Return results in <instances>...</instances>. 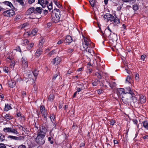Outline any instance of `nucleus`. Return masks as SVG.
<instances>
[{"mask_svg":"<svg viewBox=\"0 0 148 148\" xmlns=\"http://www.w3.org/2000/svg\"><path fill=\"white\" fill-rule=\"evenodd\" d=\"M47 131V129L45 127H42L40 131L38 132L37 136L35 138V140L39 145H42L45 143V137Z\"/></svg>","mask_w":148,"mask_h":148,"instance_id":"1","label":"nucleus"},{"mask_svg":"<svg viewBox=\"0 0 148 148\" xmlns=\"http://www.w3.org/2000/svg\"><path fill=\"white\" fill-rule=\"evenodd\" d=\"M104 19L107 22H112L114 25H117L119 23V20L116 17H115L110 14L107 13L103 16Z\"/></svg>","mask_w":148,"mask_h":148,"instance_id":"2","label":"nucleus"},{"mask_svg":"<svg viewBox=\"0 0 148 148\" xmlns=\"http://www.w3.org/2000/svg\"><path fill=\"white\" fill-rule=\"evenodd\" d=\"M83 48L81 49L82 50H85L86 51H87V49L90 47H92L91 45H93V44L91 43L90 40L87 38H84V41L83 42Z\"/></svg>","mask_w":148,"mask_h":148,"instance_id":"3","label":"nucleus"},{"mask_svg":"<svg viewBox=\"0 0 148 148\" xmlns=\"http://www.w3.org/2000/svg\"><path fill=\"white\" fill-rule=\"evenodd\" d=\"M132 95L129 94H124L123 96L122 99L124 103L126 104H128L131 101Z\"/></svg>","mask_w":148,"mask_h":148,"instance_id":"4","label":"nucleus"},{"mask_svg":"<svg viewBox=\"0 0 148 148\" xmlns=\"http://www.w3.org/2000/svg\"><path fill=\"white\" fill-rule=\"evenodd\" d=\"M14 12L12 9H9L3 12V15L6 16H12L14 15Z\"/></svg>","mask_w":148,"mask_h":148,"instance_id":"5","label":"nucleus"},{"mask_svg":"<svg viewBox=\"0 0 148 148\" xmlns=\"http://www.w3.org/2000/svg\"><path fill=\"white\" fill-rule=\"evenodd\" d=\"M3 131L5 132H11L14 133L16 134H18V133L15 129L11 127H5L3 129Z\"/></svg>","mask_w":148,"mask_h":148,"instance_id":"6","label":"nucleus"},{"mask_svg":"<svg viewBox=\"0 0 148 148\" xmlns=\"http://www.w3.org/2000/svg\"><path fill=\"white\" fill-rule=\"evenodd\" d=\"M38 3L39 4H40L42 7V8H45L46 5L47 4L49 3L48 0H38Z\"/></svg>","mask_w":148,"mask_h":148,"instance_id":"7","label":"nucleus"},{"mask_svg":"<svg viewBox=\"0 0 148 148\" xmlns=\"http://www.w3.org/2000/svg\"><path fill=\"white\" fill-rule=\"evenodd\" d=\"M61 60V58L60 57L57 56L52 60V62L53 63L54 65H57L60 64Z\"/></svg>","mask_w":148,"mask_h":148,"instance_id":"8","label":"nucleus"},{"mask_svg":"<svg viewBox=\"0 0 148 148\" xmlns=\"http://www.w3.org/2000/svg\"><path fill=\"white\" fill-rule=\"evenodd\" d=\"M22 59L23 60L22 62V67L24 68V69H26L28 67L27 60L25 58Z\"/></svg>","mask_w":148,"mask_h":148,"instance_id":"9","label":"nucleus"},{"mask_svg":"<svg viewBox=\"0 0 148 148\" xmlns=\"http://www.w3.org/2000/svg\"><path fill=\"white\" fill-rule=\"evenodd\" d=\"M42 9L40 7H37L36 9H34V14H40L42 12Z\"/></svg>","mask_w":148,"mask_h":148,"instance_id":"10","label":"nucleus"},{"mask_svg":"<svg viewBox=\"0 0 148 148\" xmlns=\"http://www.w3.org/2000/svg\"><path fill=\"white\" fill-rule=\"evenodd\" d=\"M34 7H31L27 11V15L33 14H34Z\"/></svg>","mask_w":148,"mask_h":148,"instance_id":"11","label":"nucleus"},{"mask_svg":"<svg viewBox=\"0 0 148 148\" xmlns=\"http://www.w3.org/2000/svg\"><path fill=\"white\" fill-rule=\"evenodd\" d=\"M73 41L72 38L70 36H66L65 42L67 43L68 44H70Z\"/></svg>","mask_w":148,"mask_h":148,"instance_id":"12","label":"nucleus"},{"mask_svg":"<svg viewBox=\"0 0 148 148\" xmlns=\"http://www.w3.org/2000/svg\"><path fill=\"white\" fill-rule=\"evenodd\" d=\"M146 101V97L141 95L140 96L139 102L141 103H144Z\"/></svg>","mask_w":148,"mask_h":148,"instance_id":"13","label":"nucleus"},{"mask_svg":"<svg viewBox=\"0 0 148 148\" xmlns=\"http://www.w3.org/2000/svg\"><path fill=\"white\" fill-rule=\"evenodd\" d=\"M42 48H39L37 49L35 53L36 56L37 57H39L42 53Z\"/></svg>","mask_w":148,"mask_h":148,"instance_id":"14","label":"nucleus"},{"mask_svg":"<svg viewBox=\"0 0 148 148\" xmlns=\"http://www.w3.org/2000/svg\"><path fill=\"white\" fill-rule=\"evenodd\" d=\"M131 101H133V103L136 105L139 103V101H138L137 98L135 96L131 97Z\"/></svg>","mask_w":148,"mask_h":148,"instance_id":"15","label":"nucleus"},{"mask_svg":"<svg viewBox=\"0 0 148 148\" xmlns=\"http://www.w3.org/2000/svg\"><path fill=\"white\" fill-rule=\"evenodd\" d=\"M16 82L14 80H11L8 81V84L10 87H14L16 84Z\"/></svg>","mask_w":148,"mask_h":148,"instance_id":"16","label":"nucleus"},{"mask_svg":"<svg viewBox=\"0 0 148 148\" xmlns=\"http://www.w3.org/2000/svg\"><path fill=\"white\" fill-rule=\"evenodd\" d=\"M54 14V16H53V18L55 20L54 21L55 23H57L59 21L61 15L57 14Z\"/></svg>","mask_w":148,"mask_h":148,"instance_id":"17","label":"nucleus"},{"mask_svg":"<svg viewBox=\"0 0 148 148\" xmlns=\"http://www.w3.org/2000/svg\"><path fill=\"white\" fill-rule=\"evenodd\" d=\"M60 76L59 73H58L54 75L53 76V80L54 81L56 79H60Z\"/></svg>","mask_w":148,"mask_h":148,"instance_id":"18","label":"nucleus"},{"mask_svg":"<svg viewBox=\"0 0 148 148\" xmlns=\"http://www.w3.org/2000/svg\"><path fill=\"white\" fill-rule=\"evenodd\" d=\"M24 77L26 79H28V78H31L32 76L31 73L30 72H27L24 74Z\"/></svg>","mask_w":148,"mask_h":148,"instance_id":"19","label":"nucleus"},{"mask_svg":"<svg viewBox=\"0 0 148 148\" xmlns=\"http://www.w3.org/2000/svg\"><path fill=\"white\" fill-rule=\"evenodd\" d=\"M3 3L5 5L9 6L12 9L14 7L12 4L9 1H5L3 2Z\"/></svg>","mask_w":148,"mask_h":148,"instance_id":"20","label":"nucleus"},{"mask_svg":"<svg viewBox=\"0 0 148 148\" xmlns=\"http://www.w3.org/2000/svg\"><path fill=\"white\" fill-rule=\"evenodd\" d=\"M90 3L92 7H94L96 5L97 2L95 0H89Z\"/></svg>","mask_w":148,"mask_h":148,"instance_id":"21","label":"nucleus"},{"mask_svg":"<svg viewBox=\"0 0 148 148\" xmlns=\"http://www.w3.org/2000/svg\"><path fill=\"white\" fill-rule=\"evenodd\" d=\"M126 90H125V94L128 93V94L130 95H132V94H133L130 88H126Z\"/></svg>","mask_w":148,"mask_h":148,"instance_id":"22","label":"nucleus"},{"mask_svg":"<svg viewBox=\"0 0 148 148\" xmlns=\"http://www.w3.org/2000/svg\"><path fill=\"white\" fill-rule=\"evenodd\" d=\"M52 12L53 13V14H57L61 15L60 10L58 9H54L53 10H52Z\"/></svg>","mask_w":148,"mask_h":148,"instance_id":"23","label":"nucleus"},{"mask_svg":"<svg viewBox=\"0 0 148 148\" xmlns=\"http://www.w3.org/2000/svg\"><path fill=\"white\" fill-rule=\"evenodd\" d=\"M24 139V137L23 136H14V140H21Z\"/></svg>","mask_w":148,"mask_h":148,"instance_id":"24","label":"nucleus"},{"mask_svg":"<svg viewBox=\"0 0 148 148\" xmlns=\"http://www.w3.org/2000/svg\"><path fill=\"white\" fill-rule=\"evenodd\" d=\"M12 109V107L10 105L8 104H6L5 105V108H4V110L8 111Z\"/></svg>","mask_w":148,"mask_h":148,"instance_id":"25","label":"nucleus"},{"mask_svg":"<svg viewBox=\"0 0 148 148\" xmlns=\"http://www.w3.org/2000/svg\"><path fill=\"white\" fill-rule=\"evenodd\" d=\"M143 126L147 130H148V123L147 121H144L143 122Z\"/></svg>","mask_w":148,"mask_h":148,"instance_id":"26","label":"nucleus"},{"mask_svg":"<svg viewBox=\"0 0 148 148\" xmlns=\"http://www.w3.org/2000/svg\"><path fill=\"white\" fill-rule=\"evenodd\" d=\"M5 139V136L1 134H0V142L3 141Z\"/></svg>","mask_w":148,"mask_h":148,"instance_id":"27","label":"nucleus"},{"mask_svg":"<svg viewBox=\"0 0 148 148\" xmlns=\"http://www.w3.org/2000/svg\"><path fill=\"white\" fill-rule=\"evenodd\" d=\"M50 118L52 123H54L55 116L54 114H51L50 115Z\"/></svg>","mask_w":148,"mask_h":148,"instance_id":"28","label":"nucleus"},{"mask_svg":"<svg viewBox=\"0 0 148 148\" xmlns=\"http://www.w3.org/2000/svg\"><path fill=\"white\" fill-rule=\"evenodd\" d=\"M104 34L106 36L110 37V38H112L111 36V33L109 32L108 30H105L104 31Z\"/></svg>","mask_w":148,"mask_h":148,"instance_id":"29","label":"nucleus"},{"mask_svg":"<svg viewBox=\"0 0 148 148\" xmlns=\"http://www.w3.org/2000/svg\"><path fill=\"white\" fill-rule=\"evenodd\" d=\"M108 84L109 86H110L111 88L114 87L116 85V83L115 82H112V85L109 82H106Z\"/></svg>","mask_w":148,"mask_h":148,"instance_id":"30","label":"nucleus"},{"mask_svg":"<svg viewBox=\"0 0 148 148\" xmlns=\"http://www.w3.org/2000/svg\"><path fill=\"white\" fill-rule=\"evenodd\" d=\"M117 94H121L123 93H125L123 90L122 89H120L119 90H117Z\"/></svg>","mask_w":148,"mask_h":148,"instance_id":"31","label":"nucleus"},{"mask_svg":"<svg viewBox=\"0 0 148 148\" xmlns=\"http://www.w3.org/2000/svg\"><path fill=\"white\" fill-rule=\"evenodd\" d=\"M39 71L37 69L35 70L33 72V75L35 77H37L38 75Z\"/></svg>","mask_w":148,"mask_h":148,"instance_id":"32","label":"nucleus"},{"mask_svg":"<svg viewBox=\"0 0 148 148\" xmlns=\"http://www.w3.org/2000/svg\"><path fill=\"white\" fill-rule=\"evenodd\" d=\"M4 116L5 118L6 119H10L11 118L10 116L8 114H5L4 113L2 114V116Z\"/></svg>","mask_w":148,"mask_h":148,"instance_id":"33","label":"nucleus"},{"mask_svg":"<svg viewBox=\"0 0 148 148\" xmlns=\"http://www.w3.org/2000/svg\"><path fill=\"white\" fill-rule=\"evenodd\" d=\"M22 6H23L24 5V3L23 1V0H16Z\"/></svg>","mask_w":148,"mask_h":148,"instance_id":"34","label":"nucleus"},{"mask_svg":"<svg viewBox=\"0 0 148 148\" xmlns=\"http://www.w3.org/2000/svg\"><path fill=\"white\" fill-rule=\"evenodd\" d=\"M34 43H30L29 45H28L27 48L28 49H30L33 47Z\"/></svg>","mask_w":148,"mask_h":148,"instance_id":"35","label":"nucleus"},{"mask_svg":"<svg viewBox=\"0 0 148 148\" xmlns=\"http://www.w3.org/2000/svg\"><path fill=\"white\" fill-rule=\"evenodd\" d=\"M100 82V81L99 80H97V81H95L92 83V84L93 86H96Z\"/></svg>","mask_w":148,"mask_h":148,"instance_id":"36","label":"nucleus"},{"mask_svg":"<svg viewBox=\"0 0 148 148\" xmlns=\"http://www.w3.org/2000/svg\"><path fill=\"white\" fill-rule=\"evenodd\" d=\"M52 3L51 2V3H50L49 5L47 6L48 10L50 11L52 9Z\"/></svg>","mask_w":148,"mask_h":148,"instance_id":"37","label":"nucleus"},{"mask_svg":"<svg viewBox=\"0 0 148 148\" xmlns=\"http://www.w3.org/2000/svg\"><path fill=\"white\" fill-rule=\"evenodd\" d=\"M133 8L134 10H137L138 9V6L136 4H134L133 6Z\"/></svg>","mask_w":148,"mask_h":148,"instance_id":"38","label":"nucleus"},{"mask_svg":"<svg viewBox=\"0 0 148 148\" xmlns=\"http://www.w3.org/2000/svg\"><path fill=\"white\" fill-rule=\"evenodd\" d=\"M134 124L136 125L137 126V128H138L139 125H137L138 121L136 119H133L132 120Z\"/></svg>","mask_w":148,"mask_h":148,"instance_id":"39","label":"nucleus"},{"mask_svg":"<svg viewBox=\"0 0 148 148\" xmlns=\"http://www.w3.org/2000/svg\"><path fill=\"white\" fill-rule=\"evenodd\" d=\"M37 33L36 30V29H33L32 31L31 34H32L33 36L35 35Z\"/></svg>","mask_w":148,"mask_h":148,"instance_id":"40","label":"nucleus"},{"mask_svg":"<svg viewBox=\"0 0 148 148\" xmlns=\"http://www.w3.org/2000/svg\"><path fill=\"white\" fill-rule=\"evenodd\" d=\"M28 25V24L27 23H25L23 25L21 26V28H24L27 27V26Z\"/></svg>","mask_w":148,"mask_h":148,"instance_id":"41","label":"nucleus"},{"mask_svg":"<svg viewBox=\"0 0 148 148\" xmlns=\"http://www.w3.org/2000/svg\"><path fill=\"white\" fill-rule=\"evenodd\" d=\"M135 76L136 79L137 81H138L139 79V75L138 73H136L135 74Z\"/></svg>","mask_w":148,"mask_h":148,"instance_id":"42","label":"nucleus"},{"mask_svg":"<svg viewBox=\"0 0 148 148\" xmlns=\"http://www.w3.org/2000/svg\"><path fill=\"white\" fill-rule=\"evenodd\" d=\"M131 79V77L130 76H128L127 77V78L126 79V81L128 82L129 83L130 82V80Z\"/></svg>","mask_w":148,"mask_h":148,"instance_id":"43","label":"nucleus"},{"mask_svg":"<svg viewBox=\"0 0 148 148\" xmlns=\"http://www.w3.org/2000/svg\"><path fill=\"white\" fill-rule=\"evenodd\" d=\"M110 125H114V123H115V121L113 119L110 120Z\"/></svg>","mask_w":148,"mask_h":148,"instance_id":"44","label":"nucleus"},{"mask_svg":"<svg viewBox=\"0 0 148 148\" xmlns=\"http://www.w3.org/2000/svg\"><path fill=\"white\" fill-rule=\"evenodd\" d=\"M106 82H109L107 81H106V82H104L103 83H102V85H104L105 87H107L108 86H109Z\"/></svg>","mask_w":148,"mask_h":148,"instance_id":"45","label":"nucleus"},{"mask_svg":"<svg viewBox=\"0 0 148 148\" xmlns=\"http://www.w3.org/2000/svg\"><path fill=\"white\" fill-rule=\"evenodd\" d=\"M95 75L97 76L98 78L99 79H101V75L98 72H96L95 73Z\"/></svg>","mask_w":148,"mask_h":148,"instance_id":"46","label":"nucleus"},{"mask_svg":"<svg viewBox=\"0 0 148 148\" xmlns=\"http://www.w3.org/2000/svg\"><path fill=\"white\" fill-rule=\"evenodd\" d=\"M53 99V94H51L49 96L48 100L50 101L52 100Z\"/></svg>","mask_w":148,"mask_h":148,"instance_id":"47","label":"nucleus"},{"mask_svg":"<svg viewBox=\"0 0 148 148\" xmlns=\"http://www.w3.org/2000/svg\"><path fill=\"white\" fill-rule=\"evenodd\" d=\"M40 109L41 111H45V107L42 105L40 106Z\"/></svg>","mask_w":148,"mask_h":148,"instance_id":"48","label":"nucleus"},{"mask_svg":"<svg viewBox=\"0 0 148 148\" xmlns=\"http://www.w3.org/2000/svg\"><path fill=\"white\" fill-rule=\"evenodd\" d=\"M29 4H32L35 2V0H27Z\"/></svg>","mask_w":148,"mask_h":148,"instance_id":"49","label":"nucleus"},{"mask_svg":"<svg viewBox=\"0 0 148 148\" xmlns=\"http://www.w3.org/2000/svg\"><path fill=\"white\" fill-rule=\"evenodd\" d=\"M146 57V55L145 54L142 55L141 56V59L143 61H144Z\"/></svg>","mask_w":148,"mask_h":148,"instance_id":"50","label":"nucleus"},{"mask_svg":"<svg viewBox=\"0 0 148 148\" xmlns=\"http://www.w3.org/2000/svg\"><path fill=\"white\" fill-rule=\"evenodd\" d=\"M5 145L3 143H0V148H6Z\"/></svg>","mask_w":148,"mask_h":148,"instance_id":"51","label":"nucleus"},{"mask_svg":"<svg viewBox=\"0 0 148 148\" xmlns=\"http://www.w3.org/2000/svg\"><path fill=\"white\" fill-rule=\"evenodd\" d=\"M55 52V50H53L50 52L49 53V56H51L52 55H53L54 53Z\"/></svg>","mask_w":148,"mask_h":148,"instance_id":"52","label":"nucleus"},{"mask_svg":"<svg viewBox=\"0 0 148 148\" xmlns=\"http://www.w3.org/2000/svg\"><path fill=\"white\" fill-rule=\"evenodd\" d=\"M3 70H4V71L6 73H8L9 71L8 70V67H7V68L5 67L4 68Z\"/></svg>","mask_w":148,"mask_h":148,"instance_id":"53","label":"nucleus"},{"mask_svg":"<svg viewBox=\"0 0 148 148\" xmlns=\"http://www.w3.org/2000/svg\"><path fill=\"white\" fill-rule=\"evenodd\" d=\"M23 43L24 44H27L29 42V41L27 39H25L23 40Z\"/></svg>","mask_w":148,"mask_h":148,"instance_id":"54","label":"nucleus"},{"mask_svg":"<svg viewBox=\"0 0 148 148\" xmlns=\"http://www.w3.org/2000/svg\"><path fill=\"white\" fill-rule=\"evenodd\" d=\"M14 136H15L10 135L8 136V138H10L11 139H14Z\"/></svg>","mask_w":148,"mask_h":148,"instance_id":"55","label":"nucleus"},{"mask_svg":"<svg viewBox=\"0 0 148 148\" xmlns=\"http://www.w3.org/2000/svg\"><path fill=\"white\" fill-rule=\"evenodd\" d=\"M18 148H26V147L25 145H19Z\"/></svg>","mask_w":148,"mask_h":148,"instance_id":"56","label":"nucleus"},{"mask_svg":"<svg viewBox=\"0 0 148 148\" xmlns=\"http://www.w3.org/2000/svg\"><path fill=\"white\" fill-rule=\"evenodd\" d=\"M73 49H69L68 50V52L69 53H72L73 51Z\"/></svg>","mask_w":148,"mask_h":148,"instance_id":"57","label":"nucleus"},{"mask_svg":"<svg viewBox=\"0 0 148 148\" xmlns=\"http://www.w3.org/2000/svg\"><path fill=\"white\" fill-rule=\"evenodd\" d=\"M42 44H43V43L42 42L40 41L38 45V46L39 47V48H41Z\"/></svg>","mask_w":148,"mask_h":148,"instance_id":"58","label":"nucleus"},{"mask_svg":"<svg viewBox=\"0 0 148 148\" xmlns=\"http://www.w3.org/2000/svg\"><path fill=\"white\" fill-rule=\"evenodd\" d=\"M103 92V90L102 89H99L97 90V92H98V94H99L101 93H102Z\"/></svg>","mask_w":148,"mask_h":148,"instance_id":"59","label":"nucleus"},{"mask_svg":"<svg viewBox=\"0 0 148 148\" xmlns=\"http://www.w3.org/2000/svg\"><path fill=\"white\" fill-rule=\"evenodd\" d=\"M63 103L62 102H61L60 103L59 105V107L60 108H62V106Z\"/></svg>","mask_w":148,"mask_h":148,"instance_id":"60","label":"nucleus"},{"mask_svg":"<svg viewBox=\"0 0 148 148\" xmlns=\"http://www.w3.org/2000/svg\"><path fill=\"white\" fill-rule=\"evenodd\" d=\"M14 64H15V62L14 61H12L11 62L10 65L11 66H13V67L14 66Z\"/></svg>","mask_w":148,"mask_h":148,"instance_id":"61","label":"nucleus"},{"mask_svg":"<svg viewBox=\"0 0 148 148\" xmlns=\"http://www.w3.org/2000/svg\"><path fill=\"white\" fill-rule=\"evenodd\" d=\"M63 40H60L58 41L57 43L58 44H60L63 42Z\"/></svg>","mask_w":148,"mask_h":148,"instance_id":"62","label":"nucleus"},{"mask_svg":"<svg viewBox=\"0 0 148 148\" xmlns=\"http://www.w3.org/2000/svg\"><path fill=\"white\" fill-rule=\"evenodd\" d=\"M82 90V88H77V91L76 92H79L80 91Z\"/></svg>","mask_w":148,"mask_h":148,"instance_id":"63","label":"nucleus"},{"mask_svg":"<svg viewBox=\"0 0 148 148\" xmlns=\"http://www.w3.org/2000/svg\"><path fill=\"white\" fill-rule=\"evenodd\" d=\"M43 12L45 14H46L48 13V11L47 10H44L43 11Z\"/></svg>","mask_w":148,"mask_h":148,"instance_id":"64","label":"nucleus"}]
</instances>
